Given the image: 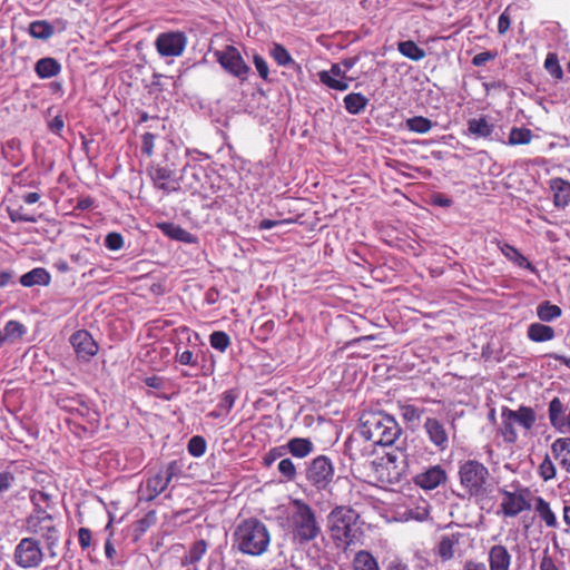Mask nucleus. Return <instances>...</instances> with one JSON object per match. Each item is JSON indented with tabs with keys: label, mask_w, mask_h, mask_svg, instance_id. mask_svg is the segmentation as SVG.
Segmentation results:
<instances>
[{
	"label": "nucleus",
	"mask_w": 570,
	"mask_h": 570,
	"mask_svg": "<svg viewBox=\"0 0 570 570\" xmlns=\"http://www.w3.org/2000/svg\"><path fill=\"white\" fill-rule=\"evenodd\" d=\"M60 63L51 57L41 58L35 65V72L40 79L55 77L60 72Z\"/></svg>",
	"instance_id": "cd10ccee"
},
{
	"label": "nucleus",
	"mask_w": 570,
	"mask_h": 570,
	"mask_svg": "<svg viewBox=\"0 0 570 570\" xmlns=\"http://www.w3.org/2000/svg\"><path fill=\"white\" fill-rule=\"evenodd\" d=\"M156 521V513L154 511H149L144 518L137 521L135 531L137 532V538L144 534Z\"/></svg>",
	"instance_id": "4d7b16f0"
},
{
	"label": "nucleus",
	"mask_w": 570,
	"mask_h": 570,
	"mask_svg": "<svg viewBox=\"0 0 570 570\" xmlns=\"http://www.w3.org/2000/svg\"><path fill=\"white\" fill-rule=\"evenodd\" d=\"M534 511L539 515L540 520L548 528H557L558 520L554 512L551 510L549 502L542 497L534 499Z\"/></svg>",
	"instance_id": "bb28decb"
},
{
	"label": "nucleus",
	"mask_w": 570,
	"mask_h": 570,
	"mask_svg": "<svg viewBox=\"0 0 570 570\" xmlns=\"http://www.w3.org/2000/svg\"><path fill=\"white\" fill-rule=\"evenodd\" d=\"M206 441L200 435L193 436L187 444L189 454L195 458L202 456L206 452Z\"/></svg>",
	"instance_id": "8fccbe9b"
},
{
	"label": "nucleus",
	"mask_w": 570,
	"mask_h": 570,
	"mask_svg": "<svg viewBox=\"0 0 570 570\" xmlns=\"http://www.w3.org/2000/svg\"><path fill=\"white\" fill-rule=\"evenodd\" d=\"M446 480V471L440 464H436L415 474L413 478V483L423 490L430 491L445 483Z\"/></svg>",
	"instance_id": "a211bd4d"
},
{
	"label": "nucleus",
	"mask_w": 570,
	"mask_h": 570,
	"mask_svg": "<svg viewBox=\"0 0 570 570\" xmlns=\"http://www.w3.org/2000/svg\"><path fill=\"white\" fill-rule=\"evenodd\" d=\"M550 188L553 191V205L566 208L570 204V183L563 178H553L550 180Z\"/></svg>",
	"instance_id": "b1692460"
},
{
	"label": "nucleus",
	"mask_w": 570,
	"mask_h": 570,
	"mask_svg": "<svg viewBox=\"0 0 570 570\" xmlns=\"http://www.w3.org/2000/svg\"><path fill=\"white\" fill-rule=\"evenodd\" d=\"M26 530L32 535L40 537L51 556L56 553L53 549L58 546L60 539V530L56 524L55 518L47 510H38L30 513L26 519Z\"/></svg>",
	"instance_id": "6e6552de"
},
{
	"label": "nucleus",
	"mask_w": 570,
	"mask_h": 570,
	"mask_svg": "<svg viewBox=\"0 0 570 570\" xmlns=\"http://www.w3.org/2000/svg\"><path fill=\"white\" fill-rule=\"evenodd\" d=\"M105 246L110 250H119L124 246V237L119 233H109L105 238Z\"/></svg>",
	"instance_id": "bf43d9fd"
},
{
	"label": "nucleus",
	"mask_w": 570,
	"mask_h": 570,
	"mask_svg": "<svg viewBox=\"0 0 570 570\" xmlns=\"http://www.w3.org/2000/svg\"><path fill=\"white\" fill-rule=\"evenodd\" d=\"M533 138L532 130L525 127H512L509 137L508 144L511 146L517 145H528L531 142Z\"/></svg>",
	"instance_id": "e433bc0d"
},
{
	"label": "nucleus",
	"mask_w": 570,
	"mask_h": 570,
	"mask_svg": "<svg viewBox=\"0 0 570 570\" xmlns=\"http://www.w3.org/2000/svg\"><path fill=\"white\" fill-rule=\"evenodd\" d=\"M253 61H254V65H255V68L258 72V75L264 80H267L269 70H268V65H267L266 60L261 55H254Z\"/></svg>",
	"instance_id": "680f3d73"
},
{
	"label": "nucleus",
	"mask_w": 570,
	"mask_h": 570,
	"mask_svg": "<svg viewBox=\"0 0 570 570\" xmlns=\"http://www.w3.org/2000/svg\"><path fill=\"white\" fill-rule=\"evenodd\" d=\"M16 484V475L9 471L4 470L0 472V498L3 493L11 490Z\"/></svg>",
	"instance_id": "5fc2aeb1"
},
{
	"label": "nucleus",
	"mask_w": 570,
	"mask_h": 570,
	"mask_svg": "<svg viewBox=\"0 0 570 570\" xmlns=\"http://www.w3.org/2000/svg\"><path fill=\"white\" fill-rule=\"evenodd\" d=\"M397 50L402 56L413 61H420L425 57L424 49L420 48L413 40L397 42Z\"/></svg>",
	"instance_id": "72a5a7b5"
},
{
	"label": "nucleus",
	"mask_w": 570,
	"mask_h": 570,
	"mask_svg": "<svg viewBox=\"0 0 570 570\" xmlns=\"http://www.w3.org/2000/svg\"><path fill=\"white\" fill-rule=\"evenodd\" d=\"M511 26V17L509 13V7L504 9V11L500 14L498 20V32L500 35H504Z\"/></svg>",
	"instance_id": "0e129e2a"
},
{
	"label": "nucleus",
	"mask_w": 570,
	"mask_h": 570,
	"mask_svg": "<svg viewBox=\"0 0 570 570\" xmlns=\"http://www.w3.org/2000/svg\"><path fill=\"white\" fill-rule=\"evenodd\" d=\"M277 470L281 473V475L283 478H285L287 481L295 480V478L297 475L296 466H295L294 462L288 458L282 459L278 462Z\"/></svg>",
	"instance_id": "3c124183"
},
{
	"label": "nucleus",
	"mask_w": 570,
	"mask_h": 570,
	"mask_svg": "<svg viewBox=\"0 0 570 570\" xmlns=\"http://www.w3.org/2000/svg\"><path fill=\"white\" fill-rule=\"evenodd\" d=\"M233 537L234 547L243 554L252 557L264 554L271 544V532L267 525L256 518L240 521Z\"/></svg>",
	"instance_id": "7ed1b4c3"
},
{
	"label": "nucleus",
	"mask_w": 570,
	"mask_h": 570,
	"mask_svg": "<svg viewBox=\"0 0 570 570\" xmlns=\"http://www.w3.org/2000/svg\"><path fill=\"white\" fill-rule=\"evenodd\" d=\"M51 282L50 273L43 267H36L20 277V284L24 287L36 285L48 286Z\"/></svg>",
	"instance_id": "393cba45"
},
{
	"label": "nucleus",
	"mask_w": 570,
	"mask_h": 570,
	"mask_svg": "<svg viewBox=\"0 0 570 570\" xmlns=\"http://www.w3.org/2000/svg\"><path fill=\"white\" fill-rule=\"evenodd\" d=\"M400 414L405 423H417L425 413L424 409H420L413 404H400Z\"/></svg>",
	"instance_id": "ea45409f"
},
{
	"label": "nucleus",
	"mask_w": 570,
	"mask_h": 570,
	"mask_svg": "<svg viewBox=\"0 0 570 570\" xmlns=\"http://www.w3.org/2000/svg\"><path fill=\"white\" fill-rule=\"evenodd\" d=\"M187 45V37L183 31L161 32L157 36L155 47L161 57H178Z\"/></svg>",
	"instance_id": "4468645a"
},
{
	"label": "nucleus",
	"mask_w": 570,
	"mask_h": 570,
	"mask_svg": "<svg viewBox=\"0 0 570 570\" xmlns=\"http://www.w3.org/2000/svg\"><path fill=\"white\" fill-rule=\"evenodd\" d=\"M538 474L543 481H550L556 478L557 469L548 454L538 468Z\"/></svg>",
	"instance_id": "09e8293b"
},
{
	"label": "nucleus",
	"mask_w": 570,
	"mask_h": 570,
	"mask_svg": "<svg viewBox=\"0 0 570 570\" xmlns=\"http://www.w3.org/2000/svg\"><path fill=\"white\" fill-rule=\"evenodd\" d=\"M214 56L226 72L242 81L247 79L250 68L236 47L226 46L223 50H216Z\"/></svg>",
	"instance_id": "f8f14e48"
},
{
	"label": "nucleus",
	"mask_w": 570,
	"mask_h": 570,
	"mask_svg": "<svg viewBox=\"0 0 570 570\" xmlns=\"http://www.w3.org/2000/svg\"><path fill=\"white\" fill-rule=\"evenodd\" d=\"M78 540L79 546L82 550L88 549L91 546L92 542V532L88 528H80L78 530Z\"/></svg>",
	"instance_id": "e2e57ef3"
},
{
	"label": "nucleus",
	"mask_w": 570,
	"mask_h": 570,
	"mask_svg": "<svg viewBox=\"0 0 570 570\" xmlns=\"http://www.w3.org/2000/svg\"><path fill=\"white\" fill-rule=\"evenodd\" d=\"M564 412V405L559 397H553L549 403L548 414L551 425L559 432L564 431V420L561 415Z\"/></svg>",
	"instance_id": "2f4dec72"
},
{
	"label": "nucleus",
	"mask_w": 570,
	"mask_h": 570,
	"mask_svg": "<svg viewBox=\"0 0 570 570\" xmlns=\"http://www.w3.org/2000/svg\"><path fill=\"white\" fill-rule=\"evenodd\" d=\"M354 570H380L375 558L367 551H360L353 561Z\"/></svg>",
	"instance_id": "4c0bfd02"
},
{
	"label": "nucleus",
	"mask_w": 570,
	"mask_h": 570,
	"mask_svg": "<svg viewBox=\"0 0 570 570\" xmlns=\"http://www.w3.org/2000/svg\"><path fill=\"white\" fill-rule=\"evenodd\" d=\"M148 175L155 188L160 189L164 194L169 195L180 190L179 179L176 171L168 166L150 165Z\"/></svg>",
	"instance_id": "2eb2a0df"
},
{
	"label": "nucleus",
	"mask_w": 570,
	"mask_h": 570,
	"mask_svg": "<svg viewBox=\"0 0 570 570\" xmlns=\"http://www.w3.org/2000/svg\"><path fill=\"white\" fill-rule=\"evenodd\" d=\"M6 341L19 340L26 334V327L22 323L16 320L8 321L2 331Z\"/></svg>",
	"instance_id": "37998d69"
},
{
	"label": "nucleus",
	"mask_w": 570,
	"mask_h": 570,
	"mask_svg": "<svg viewBox=\"0 0 570 570\" xmlns=\"http://www.w3.org/2000/svg\"><path fill=\"white\" fill-rule=\"evenodd\" d=\"M291 507L288 521L292 529V541L303 546L315 540L322 532L315 511L302 499H294Z\"/></svg>",
	"instance_id": "20e7f679"
},
{
	"label": "nucleus",
	"mask_w": 570,
	"mask_h": 570,
	"mask_svg": "<svg viewBox=\"0 0 570 570\" xmlns=\"http://www.w3.org/2000/svg\"><path fill=\"white\" fill-rule=\"evenodd\" d=\"M293 456L304 459L313 452V443L308 439L293 438L285 445Z\"/></svg>",
	"instance_id": "7c9ffc66"
},
{
	"label": "nucleus",
	"mask_w": 570,
	"mask_h": 570,
	"mask_svg": "<svg viewBox=\"0 0 570 570\" xmlns=\"http://www.w3.org/2000/svg\"><path fill=\"white\" fill-rule=\"evenodd\" d=\"M540 570H560L553 558L549 554L548 549L543 551V556L540 561Z\"/></svg>",
	"instance_id": "338daca9"
},
{
	"label": "nucleus",
	"mask_w": 570,
	"mask_h": 570,
	"mask_svg": "<svg viewBox=\"0 0 570 570\" xmlns=\"http://www.w3.org/2000/svg\"><path fill=\"white\" fill-rule=\"evenodd\" d=\"M562 311L558 305L546 301L538 305L537 315L542 322H551L561 315Z\"/></svg>",
	"instance_id": "58836bf2"
},
{
	"label": "nucleus",
	"mask_w": 570,
	"mask_h": 570,
	"mask_svg": "<svg viewBox=\"0 0 570 570\" xmlns=\"http://www.w3.org/2000/svg\"><path fill=\"white\" fill-rule=\"evenodd\" d=\"M30 501L33 504L32 512H37L38 510H46L50 505L52 495L42 490H31Z\"/></svg>",
	"instance_id": "79ce46f5"
},
{
	"label": "nucleus",
	"mask_w": 570,
	"mask_h": 570,
	"mask_svg": "<svg viewBox=\"0 0 570 570\" xmlns=\"http://www.w3.org/2000/svg\"><path fill=\"white\" fill-rule=\"evenodd\" d=\"M406 126L411 131L426 134L432 128V121L423 116H415L406 120Z\"/></svg>",
	"instance_id": "c03bdc74"
},
{
	"label": "nucleus",
	"mask_w": 570,
	"mask_h": 570,
	"mask_svg": "<svg viewBox=\"0 0 570 570\" xmlns=\"http://www.w3.org/2000/svg\"><path fill=\"white\" fill-rule=\"evenodd\" d=\"M286 453L285 445L272 448L264 456V464L271 466L277 459Z\"/></svg>",
	"instance_id": "052dcab7"
},
{
	"label": "nucleus",
	"mask_w": 570,
	"mask_h": 570,
	"mask_svg": "<svg viewBox=\"0 0 570 570\" xmlns=\"http://www.w3.org/2000/svg\"><path fill=\"white\" fill-rule=\"evenodd\" d=\"M70 343L78 358L89 361L98 353V344L92 335L86 330L75 332L70 337Z\"/></svg>",
	"instance_id": "f3484780"
},
{
	"label": "nucleus",
	"mask_w": 570,
	"mask_h": 570,
	"mask_svg": "<svg viewBox=\"0 0 570 570\" xmlns=\"http://www.w3.org/2000/svg\"><path fill=\"white\" fill-rule=\"evenodd\" d=\"M175 360L181 365L197 366L198 360L191 350L181 351L180 347H176Z\"/></svg>",
	"instance_id": "603ef678"
},
{
	"label": "nucleus",
	"mask_w": 570,
	"mask_h": 570,
	"mask_svg": "<svg viewBox=\"0 0 570 570\" xmlns=\"http://www.w3.org/2000/svg\"><path fill=\"white\" fill-rule=\"evenodd\" d=\"M462 570H488V568L482 561L469 559L463 563Z\"/></svg>",
	"instance_id": "774afa93"
},
{
	"label": "nucleus",
	"mask_w": 570,
	"mask_h": 570,
	"mask_svg": "<svg viewBox=\"0 0 570 570\" xmlns=\"http://www.w3.org/2000/svg\"><path fill=\"white\" fill-rule=\"evenodd\" d=\"M497 57V52H492V51H482L480 53H476L473 59H472V63L475 66V67H482L484 66L487 62L493 60L494 58Z\"/></svg>",
	"instance_id": "69168bd1"
},
{
	"label": "nucleus",
	"mask_w": 570,
	"mask_h": 570,
	"mask_svg": "<svg viewBox=\"0 0 570 570\" xmlns=\"http://www.w3.org/2000/svg\"><path fill=\"white\" fill-rule=\"evenodd\" d=\"M424 430L429 436L431 443H433L439 450L443 451L449 445V438L446 430L438 419L428 417L424 423Z\"/></svg>",
	"instance_id": "412c9836"
},
{
	"label": "nucleus",
	"mask_w": 570,
	"mask_h": 570,
	"mask_svg": "<svg viewBox=\"0 0 570 570\" xmlns=\"http://www.w3.org/2000/svg\"><path fill=\"white\" fill-rule=\"evenodd\" d=\"M462 533L460 532L444 534L441 537L435 548V554L442 562H448L454 558L455 548L460 543Z\"/></svg>",
	"instance_id": "4be33fe9"
},
{
	"label": "nucleus",
	"mask_w": 570,
	"mask_h": 570,
	"mask_svg": "<svg viewBox=\"0 0 570 570\" xmlns=\"http://www.w3.org/2000/svg\"><path fill=\"white\" fill-rule=\"evenodd\" d=\"M8 215L12 223H36L37 218L23 212L22 207L18 209L8 208Z\"/></svg>",
	"instance_id": "6e6d98bb"
},
{
	"label": "nucleus",
	"mask_w": 570,
	"mask_h": 570,
	"mask_svg": "<svg viewBox=\"0 0 570 570\" xmlns=\"http://www.w3.org/2000/svg\"><path fill=\"white\" fill-rule=\"evenodd\" d=\"M406 515L409 519H413V520H416V521H424L429 518L430 515V507H429V503L423 500V504L422 505H419L416 507L415 509H409L406 511Z\"/></svg>",
	"instance_id": "864d4df0"
},
{
	"label": "nucleus",
	"mask_w": 570,
	"mask_h": 570,
	"mask_svg": "<svg viewBox=\"0 0 570 570\" xmlns=\"http://www.w3.org/2000/svg\"><path fill=\"white\" fill-rule=\"evenodd\" d=\"M544 68L556 79H561L563 77L562 68L559 63L558 56L554 52H549L547 55Z\"/></svg>",
	"instance_id": "de8ad7c7"
},
{
	"label": "nucleus",
	"mask_w": 570,
	"mask_h": 570,
	"mask_svg": "<svg viewBox=\"0 0 570 570\" xmlns=\"http://www.w3.org/2000/svg\"><path fill=\"white\" fill-rule=\"evenodd\" d=\"M375 446L373 442L361 435V429L358 428L357 432L345 442L344 452L351 461L358 462L370 458L374 453Z\"/></svg>",
	"instance_id": "dca6fc26"
},
{
	"label": "nucleus",
	"mask_w": 570,
	"mask_h": 570,
	"mask_svg": "<svg viewBox=\"0 0 570 570\" xmlns=\"http://www.w3.org/2000/svg\"><path fill=\"white\" fill-rule=\"evenodd\" d=\"M494 126L489 124L484 116L468 120V132L475 138H488L492 135Z\"/></svg>",
	"instance_id": "c85d7f7f"
},
{
	"label": "nucleus",
	"mask_w": 570,
	"mask_h": 570,
	"mask_svg": "<svg viewBox=\"0 0 570 570\" xmlns=\"http://www.w3.org/2000/svg\"><path fill=\"white\" fill-rule=\"evenodd\" d=\"M238 397V393L236 390L230 389L225 391L220 396L217 404L218 410L224 412V414H228L235 405V401Z\"/></svg>",
	"instance_id": "49530a36"
},
{
	"label": "nucleus",
	"mask_w": 570,
	"mask_h": 570,
	"mask_svg": "<svg viewBox=\"0 0 570 570\" xmlns=\"http://www.w3.org/2000/svg\"><path fill=\"white\" fill-rule=\"evenodd\" d=\"M209 344L214 350L225 353L230 346L232 341L226 332L215 331L209 335Z\"/></svg>",
	"instance_id": "a19ab883"
},
{
	"label": "nucleus",
	"mask_w": 570,
	"mask_h": 570,
	"mask_svg": "<svg viewBox=\"0 0 570 570\" xmlns=\"http://www.w3.org/2000/svg\"><path fill=\"white\" fill-rule=\"evenodd\" d=\"M551 451L560 465L570 473V438H559L551 444Z\"/></svg>",
	"instance_id": "a878e982"
},
{
	"label": "nucleus",
	"mask_w": 570,
	"mask_h": 570,
	"mask_svg": "<svg viewBox=\"0 0 570 570\" xmlns=\"http://www.w3.org/2000/svg\"><path fill=\"white\" fill-rule=\"evenodd\" d=\"M43 559L40 541L33 537L22 538L13 551V561L21 569L38 568Z\"/></svg>",
	"instance_id": "9d476101"
},
{
	"label": "nucleus",
	"mask_w": 570,
	"mask_h": 570,
	"mask_svg": "<svg viewBox=\"0 0 570 570\" xmlns=\"http://www.w3.org/2000/svg\"><path fill=\"white\" fill-rule=\"evenodd\" d=\"M358 519V513L346 505H337L328 513L327 529L337 550L346 552L352 547L362 543L364 532Z\"/></svg>",
	"instance_id": "f257e3e1"
},
{
	"label": "nucleus",
	"mask_w": 570,
	"mask_h": 570,
	"mask_svg": "<svg viewBox=\"0 0 570 570\" xmlns=\"http://www.w3.org/2000/svg\"><path fill=\"white\" fill-rule=\"evenodd\" d=\"M318 78L323 85L340 91L347 90L352 80L338 63H333L330 70L320 71Z\"/></svg>",
	"instance_id": "6ab92c4d"
},
{
	"label": "nucleus",
	"mask_w": 570,
	"mask_h": 570,
	"mask_svg": "<svg viewBox=\"0 0 570 570\" xmlns=\"http://www.w3.org/2000/svg\"><path fill=\"white\" fill-rule=\"evenodd\" d=\"M367 104L368 99L361 92H351L344 97V107L351 115L361 114Z\"/></svg>",
	"instance_id": "473e14b6"
},
{
	"label": "nucleus",
	"mask_w": 570,
	"mask_h": 570,
	"mask_svg": "<svg viewBox=\"0 0 570 570\" xmlns=\"http://www.w3.org/2000/svg\"><path fill=\"white\" fill-rule=\"evenodd\" d=\"M155 140H156V135H154L151 132H145L141 136V153L145 156L151 157L154 155Z\"/></svg>",
	"instance_id": "13d9d810"
},
{
	"label": "nucleus",
	"mask_w": 570,
	"mask_h": 570,
	"mask_svg": "<svg viewBox=\"0 0 570 570\" xmlns=\"http://www.w3.org/2000/svg\"><path fill=\"white\" fill-rule=\"evenodd\" d=\"M458 476L460 487L470 499L478 501L488 497L491 488V474L482 462L475 459L461 461Z\"/></svg>",
	"instance_id": "39448f33"
},
{
	"label": "nucleus",
	"mask_w": 570,
	"mask_h": 570,
	"mask_svg": "<svg viewBox=\"0 0 570 570\" xmlns=\"http://www.w3.org/2000/svg\"><path fill=\"white\" fill-rule=\"evenodd\" d=\"M527 335L530 341L541 343L553 340L556 332L549 325H544L542 323H532L528 327Z\"/></svg>",
	"instance_id": "c756f323"
},
{
	"label": "nucleus",
	"mask_w": 570,
	"mask_h": 570,
	"mask_svg": "<svg viewBox=\"0 0 570 570\" xmlns=\"http://www.w3.org/2000/svg\"><path fill=\"white\" fill-rule=\"evenodd\" d=\"M306 476L318 490L326 489L334 476V468L331 460L325 455L315 458L307 468Z\"/></svg>",
	"instance_id": "ddd939ff"
},
{
	"label": "nucleus",
	"mask_w": 570,
	"mask_h": 570,
	"mask_svg": "<svg viewBox=\"0 0 570 570\" xmlns=\"http://www.w3.org/2000/svg\"><path fill=\"white\" fill-rule=\"evenodd\" d=\"M271 55L278 66H288L294 63L288 50L281 43H274Z\"/></svg>",
	"instance_id": "a18cd8bd"
},
{
	"label": "nucleus",
	"mask_w": 570,
	"mask_h": 570,
	"mask_svg": "<svg viewBox=\"0 0 570 570\" xmlns=\"http://www.w3.org/2000/svg\"><path fill=\"white\" fill-rule=\"evenodd\" d=\"M501 494L500 512L505 518H515L531 509V491L527 487H521L515 491L501 490Z\"/></svg>",
	"instance_id": "9b49d317"
},
{
	"label": "nucleus",
	"mask_w": 570,
	"mask_h": 570,
	"mask_svg": "<svg viewBox=\"0 0 570 570\" xmlns=\"http://www.w3.org/2000/svg\"><path fill=\"white\" fill-rule=\"evenodd\" d=\"M181 473V465L178 461H170L163 465L157 472L149 474L145 481L142 492L146 494V501L155 500L161 494L173 480Z\"/></svg>",
	"instance_id": "1a4fd4ad"
},
{
	"label": "nucleus",
	"mask_w": 570,
	"mask_h": 570,
	"mask_svg": "<svg viewBox=\"0 0 570 570\" xmlns=\"http://www.w3.org/2000/svg\"><path fill=\"white\" fill-rule=\"evenodd\" d=\"M358 428L362 436L381 446H392L402 434L397 421L383 411L364 412Z\"/></svg>",
	"instance_id": "f03ea898"
},
{
	"label": "nucleus",
	"mask_w": 570,
	"mask_h": 570,
	"mask_svg": "<svg viewBox=\"0 0 570 570\" xmlns=\"http://www.w3.org/2000/svg\"><path fill=\"white\" fill-rule=\"evenodd\" d=\"M29 33L35 39L47 40L52 37L55 29L48 21L37 20L29 24Z\"/></svg>",
	"instance_id": "c9c22d12"
},
{
	"label": "nucleus",
	"mask_w": 570,
	"mask_h": 570,
	"mask_svg": "<svg viewBox=\"0 0 570 570\" xmlns=\"http://www.w3.org/2000/svg\"><path fill=\"white\" fill-rule=\"evenodd\" d=\"M372 465L375 478L382 485L400 484L409 469L406 450L396 446L373 461Z\"/></svg>",
	"instance_id": "423d86ee"
},
{
	"label": "nucleus",
	"mask_w": 570,
	"mask_h": 570,
	"mask_svg": "<svg viewBox=\"0 0 570 570\" xmlns=\"http://www.w3.org/2000/svg\"><path fill=\"white\" fill-rule=\"evenodd\" d=\"M489 570H510L512 564V554L509 549L501 544H493L488 551Z\"/></svg>",
	"instance_id": "aec40b11"
},
{
	"label": "nucleus",
	"mask_w": 570,
	"mask_h": 570,
	"mask_svg": "<svg viewBox=\"0 0 570 570\" xmlns=\"http://www.w3.org/2000/svg\"><path fill=\"white\" fill-rule=\"evenodd\" d=\"M535 421V412L530 406L521 405L518 410L502 406L499 434L503 438L505 443L514 444L518 441V433L514 425L518 424L525 431H531Z\"/></svg>",
	"instance_id": "0eeeda50"
},
{
	"label": "nucleus",
	"mask_w": 570,
	"mask_h": 570,
	"mask_svg": "<svg viewBox=\"0 0 570 570\" xmlns=\"http://www.w3.org/2000/svg\"><path fill=\"white\" fill-rule=\"evenodd\" d=\"M207 551V542L204 539L193 543L189 551L181 559L183 566L195 564L204 557Z\"/></svg>",
	"instance_id": "f704fd0d"
},
{
	"label": "nucleus",
	"mask_w": 570,
	"mask_h": 570,
	"mask_svg": "<svg viewBox=\"0 0 570 570\" xmlns=\"http://www.w3.org/2000/svg\"><path fill=\"white\" fill-rule=\"evenodd\" d=\"M499 248L504 257L513 263L515 266L520 268L528 269L529 272L535 274L538 269L535 266L529 262V259L513 245L508 243L499 244Z\"/></svg>",
	"instance_id": "5701e85b"
}]
</instances>
